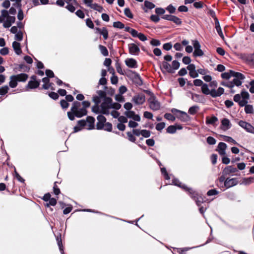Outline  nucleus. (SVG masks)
Returning <instances> with one entry per match:
<instances>
[{"label":"nucleus","mask_w":254,"mask_h":254,"mask_svg":"<svg viewBox=\"0 0 254 254\" xmlns=\"http://www.w3.org/2000/svg\"><path fill=\"white\" fill-rule=\"evenodd\" d=\"M12 48L15 52V53L18 55H19L22 53V51L20 47V44L19 43L14 41L12 43Z\"/></svg>","instance_id":"26"},{"label":"nucleus","mask_w":254,"mask_h":254,"mask_svg":"<svg viewBox=\"0 0 254 254\" xmlns=\"http://www.w3.org/2000/svg\"><path fill=\"white\" fill-rule=\"evenodd\" d=\"M224 139L225 141H227L228 142H231L233 143L234 144H237V142L231 137L228 136H224Z\"/></svg>","instance_id":"50"},{"label":"nucleus","mask_w":254,"mask_h":254,"mask_svg":"<svg viewBox=\"0 0 254 254\" xmlns=\"http://www.w3.org/2000/svg\"><path fill=\"white\" fill-rule=\"evenodd\" d=\"M227 148V144L224 142L219 143L216 150L219 152L220 155H224L226 154V149Z\"/></svg>","instance_id":"18"},{"label":"nucleus","mask_w":254,"mask_h":254,"mask_svg":"<svg viewBox=\"0 0 254 254\" xmlns=\"http://www.w3.org/2000/svg\"><path fill=\"white\" fill-rule=\"evenodd\" d=\"M126 65L130 68H135L137 67L136 61L133 59H127L125 61Z\"/></svg>","instance_id":"25"},{"label":"nucleus","mask_w":254,"mask_h":254,"mask_svg":"<svg viewBox=\"0 0 254 254\" xmlns=\"http://www.w3.org/2000/svg\"><path fill=\"white\" fill-rule=\"evenodd\" d=\"M243 59L249 65H254V53L251 54L244 55L243 57Z\"/></svg>","instance_id":"17"},{"label":"nucleus","mask_w":254,"mask_h":254,"mask_svg":"<svg viewBox=\"0 0 254 254\" xmlns=\"http://www.w3.org/2000/svg\"><path fill=\"white\" fill-rule=\"evenodd\" d=\"M90 7L94 10L99 11V12H101L103 10V7L96 3H92Z\"/></svg>","instance_id":"37"},{"label":"nucleus","mask_w":254,"mask_h":254,"mask_svg":"<svg viewBox=\"0 0 254 254\" xmlns=\"http://www.w3.org/2000/svg\"><path fill=\"white\" fill-rule=\"evenodd\" d=\"M238 183V181L237 178H227L224 182V186L227 188H229L236 186Z\"/></svg>","instance_id":"16"},{"label":"nucleus","mask_w":254,"mask_h":254,"mask_svg":"<svg viewBox=\"0 0 254 254\" xmlns=\"http://www.w3.org/2000/svg\"><path fill=\"white\" fill-rule=\"evenodd\" d=\"M150 44L154 46H158L161 45V42L158 40L153 39L150 41Z\"/></svg>","instance_id":"61"},{"label":"nucleus","mask_w":254,"mask_h":254,"mask_svg":"<svg viewBox=\"0 0 254 254\" xmlns=\"http://www.w3.org/2000/svg\"><path fill=\"white\" fill-rule=\"evenodd\" d=\"M17 80L16 79V78L15 77V76L13 75H11L10 77V81L9 82V86L11 87V88H15L17 86Z\"/></svg>","instance_id":"32"},{"label":"nucleus","mask_w":254,"mask_h":254,"mask_svg":"<svg viewBox=\"0 0 254 254\" xmlns=\"http://www.w3.org/2000/svg\"><path fill=\"white\" fill-rule=\"evenodd\" d=\"M127 134L128 137V139L132 142H135L136 140V138L133 136V135L130 132H127Z\"/></svg>","instance_id":"56"},{"label":"nucleus","mask_w":254,"mask_h":254,"mask_svg":"<svg viewBox=\"0 0 254 254\" xmlns=\"http://www.w3.org/2000/svg\"><path fill=\"white\" fill-rule=\"evenodd\" d=\"M174 111L178 112L179 115H178L177 118L183 122H187L190 121L191 118L185 112H183L176 109H173L172 112Z\"/></svg>","instance_id":"9"},{"label":"nucleus","mask_w":254,"mask_h":254,"mask_svg":"<svg viewBox=\"0 0 254 254\" xmlns=\"http://www.w3.org/2000/svg\"><path fill=\"white\" fill-rule=\"evenodd\" d=\"M172 184H173L175 186L179 187L180 188H182L183 189L185 190L188 191V189H190L189 188H188L185 185L182 184L179 180L177 179H174L172 180Z\"/></svg>","instance_id":"30"},{"label":"nucleus","mask_w":254,"mask_h":254,"mask_svg":"<svg viewBox=\"0 0 254 254\" xmlns=\"http://www.w3.org/2000/svg\"><path fill=\"white\" fill-rule=\"evenodd\" d=\"M218 121V118L215 116H212L211 118L208 117L206 118V124L207 125H213L215 123Z\"/></svg>","instance_id":"34"},{"label":"nucleus","mask_w":254,"mask_h":254,"mask_svg":"<svg viewBox=\"0 0 254 254\" xmlns=\"http://www.w3.org/2000/svg\"><path fill=\"white\" fill-rule=\"evenodd\" d=\"M57 244L59 248V250L61 253V254H64V248L62 244V241L61 239V235L60 234L59 236H57L56 238Z\"/></svg>","instance_id":"33"},{"label":"nucleus","mask_w":254,"mask_h":254,"mask_svg":"<svg viewBox=\"0 0 254 254\" xmlns=\"http://www.w3.org/2000/svg\"><path fill=\"white\" fill-rule=\"evenodd\" d=\"M86 124H88V129H92L94 127L95 119L91 116H88L86 118Z\"/></svg>","instance_id":"28"},{"label":"nucleus","mask_w":254,"mask_h":254,"mask_svg":"<svg viewBox=\"0 0 254 254\" xmlns=\"http://www.w3.org/2000/svg\"><path fill=\"white\" fill-rule=\"evenodd\" d=\"M48 95L50 98L54 100H57L59 98L58 94L54 92H51Z\"/></svg>","instance_id":"62"},{"label":"nucleus","mask_w":254,"mask_h":254,"mask_svg":"<svg viewBox=\"0 0 254 254\" xmlns=\"http://www.w3.org/2000/svg\"><path fill=\"white\" fill-rule=\"evenodd\" d=\"M99 50H100L101 53L104 56H108V54H109L108 51L106 47H105L103 45H100L99 46Z\"/></svg>","instance_id":"39"},{"label":"nucleus","mask_w":254,"mask_h":254,"mask_svg":"<svg viewBox=\"0 0 254 254\" xmlns=\"http://www.w3.org/2000/svg\"><path fill=\"white\" fill-rule=\"evenodd\" d=\"M191 98L195 102L202 103L204 101V97L201 95L190 92Z\"/></svg>","instance_id":"23"},{"label":"nucleus","mask_w":254,"mask_h":254,"mask_svg":"<svg viewBox=\"0 0 254 254\" xmlns=\"http://www.w3.org/2000/svg\"><path fill=\"white\" fill-rule=\"evenodd\" d=\"M170 21H173L177 25H180L182 23L181 19L175 15L172 16Z\"/></svg>","instance_id":"42"},{"label":"nucleus","mask_w":254,"mask_h":254,"mask_svg":"<svg viewBox=\"0 0 254 254\" xmlns=\"http://www.w3.org/2000/svg\"><path fill=\"white\" fill-rule=\"evenodd\" d=\"M250 95L246 90L242 91L241 94H237L234 96V101L238 103L241 107L245 106V112L246 114H253L254 110L252 105H247Z\"/></svg>","instance_id":"1"},{"label":"nucleus","mask_w":254,"mask_h":254,"mask_svg":"<svg viewBox=\"0 0 254 254\" xmlns=\"http://www.w3.org/2000/svg\"><path fill=\"white\" fill-rule=\"evenodd\" d=\"M238 124L247 132L254 134V127H253L250 124L243 121H240Z\"/></svg>","instance_id":"10"},{"label":"nucleus","mask_w":254,"mask_h":254,"mask_svg":"<svg viewBox=\"0 0 254 254\" xmlns=\"http://www.w3.org/2000/svg\"><path fill=\"white\" fill-rule=\"evenodd\" d=\"M180 66V64L177 61H173L172 63L171 67L173 69V70L175 71V70L178 69Z\"/></svg>","instance_id":"45"},{"label":"nucleus","mask_w":254,"mask_h":254,"mask_svg":"<svg viewBox=\"0 0 254 254\" xmlns=\"http://www.w3.org/2000/svg\"><path fill=\"white\" fill-rule=\"evenodd\" d=\"M231 127V125L230 121L226 118H224L221 121V128L224 130H227L230 129Z\"/></svg>","instance_id":"20"},{"label":"nucleus","mask_w":254,"mask_h":254,"mask_svg":"<svg viewBox=\"0 0 254 254\" xmlns=\"http://www.w3.org/2000/svg\"><path fill=\"white\" fill-rule=\"evenodd\" d=\"M103 129L107 131H109V132L111 131L112 130V124L109 122H107V123L106 122L104 124V127Z\"/></svg>","instance_id":"41"},{"label":"nucleus","mask_w":254,"mask_h":254,"mask_svg":"<svg viewBox=\"0 0 254 254\" xmlns=\"http://www.w3.org/2000/svg\"><path fill=\"white\" fill-rule=\"evenodd\" d=\"M9 89V87L7 85L0 87V95L1 96L5 95L8 92Z\"/></svg>","instance_id":"40"},{"label":"nucleus","mask_w":254,"mask_h":254,"mask_svg":"<svg viewBox=\"0 0 254 254\" xmlns=\"http://www.w3.org/2000/svg\"><path fill=\"white\" fill-rule=\"evenodd\" d=\"M192 44L194 49L193 53V56L195 57L202 56L204 55V53L200 49L201 46L199 42L197 40H194L192 41Z\"/></svg>","instance_id":"7"},{"label":"nucleus","mask_w":254,"mask_h":254,"mask_svg":"<svg viewBox=\"0 0 254 254\" xmlns=\"http://www.w3.org/2000/svg\"><path fill=\"white\" fill-rule=\"evenodd\" d=\"M144 6L143 7V9L145 12H147L148 9H152L155 6L154 3L148 0L144 1Z\"/></svg>","instance_id":"27"},{"label":"nucleus","mask_w":254,"mask_h":254,"mask_svg":"<svg viewBox=\"0 0 254 254\" xmlns=\"http://www.w3.org/2000/svg\"><path fill=\"white\" fill-rule=\"evenodd\" d=\"M124 13L126 16L130 18H133V15L129 8H126L124 10Z\"/></svg>","instance_id":"47"},{"label":"nucleus","mask_w":254,"mask_h":254,"mask_svg":"<svg viewBox=\"0 0 254 254\" xmlns=\"http://www.w3.org/2000/svg\"><path fill=\"white\" fill-rule=\"evenodd\" d=\"M164 117L168 120L174 121L175 120V117L170 113H166L164 115Z\"/></svg>","instance_id":"53"},{"label":"nucleus","mask_w":254,"mask_h":254,"mask_svg":"<svg viewBox=\"0 0 254 254\" xmlns=\"http://www.w3.org/2000/svg\"><path fill=\"white\" fill-rule=\"evenodd\" d=\"M132 100L136 105H142L145 101V97L143 94H139L133 96Z\"/></svg>","instance_id":"12"},{"label":"nucleus","mask_w":254,"mask_h":254,"mask_svg":"<svg viewBox=\"0 0 254 254\" xmlns=\"http://www.w3.org/2000/svg\"><path fill=\"white\" fill-rule=\"evenodd\" d=\"M129 53L132 55H138L140 52V49L138 45L134 43H130L128 45Z\"/></svg>","instance_id":"11"},{"label":"nucleus","mask_w":254,"mask_h":254,"mask_svg":"<svg viewBox=\"0 0 254 254\" xmlns=\"http://www.w3.org/2000/svg\"><path fill=\"white\" fill-rule=\"evenodd\" d=\"M113 26L115 28L123 29L125 27L124 24L120 21H116L113 23Z\"/></svg>","instance_id":"46"},{"label":"nucleus","mask_w":254,"mask_h":254,"mask_svg":"<svg viewBox=\"0 0 254 254\" xmlns=\"http://www.w3.org/2000/svg\"><path fill=\"white\" fill-rule=\"evenodd\" d=\"M165 127V124L164 122L158 123L156 126V129L158 131L162 130Z\"/></svg>","instance_id":"52"},{"label":"nucleus","mask_w":254,"mask_h":254,"mask_svg":"<svg viewBox=\"0 0 254 254\" xmlns=\"http://www.w3.org/2000/svg\"><path fill=\"white\" fill-rule=\"evenodd\" d=\"M237 171V169L236 168L233 167L232 166H229L224 168L222 172V174L224 175H227L232 173H235Z\"/></svg>","instance_id":"24"},{"label":"nucleus","mask_w":254,"mask_h":254,"mask_svg":"<svg viewBox=\"0 0 254 254\" xmlns=\"http://www.w3.org/2000/svg\"><path fill=\"white\" fill-rule=\"evenodd\" d=\"M199 109V108L198 106L194 105V106L190 107L189 108L188 113L190 115H193L197 112V111H198Z\"/></svg>","instance_id":"35"},{"label":"nucleus","mask_w":254,"mask_h":254,"mask_svg":"<svg viewBox=\"0 0 254 254\" xmlns=\"http://www.w3.org/2000/svg\"><path fill=\"white\" fill-rule=\"evenodd\" d=\"M42 81L44 82V84L42 85V88L44 89L51 88L52 90H54L52 87L53 83L50 82V79L48 77L43 78Z\"/></svg>","instance_id":"22"},{"label":"nucleus","mask_w":254,"mask_h":254,"mask_svg":"<svg viewBox=\"0 0 254 254\" xmlns=\"http://www.w3.org/2000/svg\"><path fill=\"white\" fill-rule=\"evenodd\" d=\"M101 35H103V38L105 40H107L108 37V32L106 28L102 29V32L100 33Z\"/></svg>","instance_id":"49"},{"label":"nucleus","mask_w":254,"mask_h":254,"mask_svg":"<svg viewBox=\"0 0 254 254\" xmlns=\"http://www.w3.org/2000/svg\"><path fill=\"white\" fill-rule=\"evenodd\" d=\"M209 85L206 83H203L201 86L202 92L206 95H210L213 98H216L221 96L224 92V89L222 87H219L217 90L215 89L209 88Z\"/></svg>","instance_id":"2"},{"label":"nucleus","mask_w":254,"mask_h":254,"mask_svg":"<svg viewBox=\"0 0 254 254\" xmlns=\"http://www.w3.org/2000/svg\"><path fill=\"white\" fill-rule=\"evenodd\" d=\"M14 174H15V177L17 179V180L21 183L24 182V179H23L17 173L16 171L15 168L14 169Z\"/></svg>","instance_id":"59"},{"label":"nucleus","mask_w":254,"mask_h":254,"mask_svg":"<svg viewBox=\"0 0 254 254\" xmlns=\"http://www.w3.org/2000/svg\"><path fill=\"white\" fill-rule=\"evenodd\" d=\"M161 68L162 71L163 69H164L169 73H174V71L173 70L171 65L167 62H163L162 63L161 65Z\"/></svg>","instance_id":"19"},{"label":"nucleus","mask_w":254,"mask_h":254,"mask_svg":"<svg viewBox=\"0 0 254 254\" xmlns=\"http://www.w3.org/2000/svg\"><path fill=\"white\" fill-rule=\"evenodd\" d=\"M193 82V84L196 86H202L204 83L201 79H198L194 80Z\"/></svg>","instance_id":"60"},{"label":"nucleus","mask_w":254,"mask_h":254,"mask_svg":"<svg viewBox=\"0 0 254 254\" xmlns=\"http://www.w3.org/2000/svg\"><path fill=\"white\" fill-rule=\"evenodd\" d=\"M23 39V33L21 31H18L15 35V39L17 41H21Z\"/></svg>","instance_id":"51"},{"label":"nucleus","mask_w":254,"mask_h":254,"mask_svg":"<svg viewBox=\"0 0 254 254\" xmlns=\"http://www.w3.org/2000/svg\"><path fill=\"white\" fill-rule=\"evenodd\" d=\"M141 135L143 137L147 138L150 136V131L146 129L141 130Z\"/></svg>","instance_id":"55"},{"label":"nucleus","mask_w":254,"mask_h":254,"mask_svg":"<svg viewBox=\"0 0 254 254\" xmlns=\"http://www.w3.org/2000/svg\"><path fill=\"white\" fill-rule=\"evenodd\" d=\"M233 74L232 76L234 77L233 81H231L233 87L236 85L237 86H240L243 82V80L245 78V76L242 73L238 72H232Z\"/></svg>","instance_id":"4"},{"label":"nucleus","mask_w":254,"mask_h":254,"mask_svg":"<svg viewBox=\"0 0 254 254\" xmlns=\"http://www.w3.org/2000/svg\"><path fill=\"white\" fill-rule=\"evenodd\" d=\"M167 132L169 133H174L177 130V127L175 126H170L166 129Z\"/></svg>","instance_id":"44"},{"label":"nucleus","mask_w":254,"mask_h":254,"mask_svg":"<svg viewBox=\"0 0 254 254\" xmlns=\"http://www.w3.org/2000/svg\"><path fill=\"white\" fill-rule=\"evenodd\" d=\"M254 182V177H249L247 178H244L243 179V182L241 184H243L244 185H249L252 183Z\"/></svg>","instance_id":"36"},{"label":"nucleus","mask_w":254,"mask_h":254,"mask_svg":"<svg viewBox=\"0 0 254 254\" xmlns=\"http://www.w3.org/2000/svg\"><path fill=\"white\" fill-rule=\"evenodd\" d=\"M193 249V248L190 247H186L183 248H177V252L179 254H186V252L190 249Z\"/></svg>","instance_id":"43"},{"label":"nucleus","mask_w":254,"mask_h":254,"mask_svg":"<svg viewBox=\"0 0 254 254\" xmlns=\"http://www.w3.org/2000/svg\"><path fill=\"white\" fill-rule=\"evenodd\" d=\"M40 83V81H31L28 82L27 85L25 86V90L29 91L31 89H34L38 88Z\"/></svg>","instance_id":"15"},{"label":"nucleus","mask_w":254,"mask_h":254,"mask_svg":"<svg viewBox=\"0 0 254 254\" xmlns=\"http://www.w3.org/2000/svg\"><path fill=\"white\" fill-rule=\"evenodd\" d=\"M112 99L110 97H106L101 104V108H112Z\"/></svg>","instance_id":"21"},{"label":"nucleus","mask_w":254,"mask_h":254,"mask_svg":"<svg viewBox=\"0 0 254 254\" xmlns=\"http://www.w3.org/2000/svg\"><path fill=\"white\" fill-rule=\"evenodd\" d=\"M97 96L99 97L101 99L104 98L105 99L107 97H106V94L104 91L103 90H98L97 91Z\"/></svg>","instance_id":"57"},{"label":"nucleus","mask_w":254,"mask_h":254,"mask_svg":"<svg viewBox=\"0 0 254 254\" xmlns=\"http://www.w3.org/2000/svg\"><path fill=\"white\" fill-rule=\"evenodd\" d=\"M215 28L218 34V35L220 36L221 38L222 39H224V37L222 33V31L221 30V28L220 27L219 22L217 18H216V20L215 21Z\"/></svg>","instance_id":"31"},{"label":"nucleus","mask_w":254,"mask_h":254,"mask_svg":"<svg viewBox=\"0 0 254 254\" xmlns=\"http://www.w3.org/2000/svg\"><path fill=\"white\" fill-rule=\"evenodd\" d=\"M97 119L98 122L96 124V128L99 130L103 129L104 124L106 122V118L104 116L100 115L98 116Z\"/></svg>","instance_id":"14"},{"label":"nucleus","mask_w":254,"mask_h":254,"mask_svg":"<svg viewBox=\"0 0 254 254\" xmlns=\"http://www.w3.org/2000/svg\"><path fill=\"white\" fill-rule=\"evenodd\" d=\"M86 24L89 28H91V29L94 28V24L91 19H90V18L86 19Z\"/></svg>","instance_id":"58"},{"label":"nucleus","mask_w":254,"mask_h":254,"mask_svg":"<svg viewBox=\"0 0 254 254\" xmlns=\"http://www.w3.org/2000/svg\"><path fill=\"white\" fill-rule=\"evenodd\" d=\"M149 108L153 111H158L161 107L160 103L158 101L153 94L148 100Z\"/></svg>","instance_id":"5"},{"label":"nucleus","mask_w":254,"mask_h":254,"mask_svg":"<svg viewBox=\"0 0 254 254\" xmlns=\"http://www.w3.org/2000/svg\"><path fill=\"white\" fill-rule=\"evenodd\" d=\"M188 191L189 192L190 196L195 201L196 205L200 206L201 203L203 202V198L200 195H199L197 193L193 191L191 188L188 189Z\"/></svg>","instance_id":"6"},{"label":"nucleus","mask_w":254,"mask_h":254,"mask_svg":"<svg viewBox=\"0 0 254 254\" xmlns=\"http://www.w3.org/2000/svg\"><path fill=\"white\" fill-rule=\"evenodd\" d=\"M82 105H83V107L79 109L78 113H77V118H81L87 115V111L86 108L90 106V103L87 101H84L82 102Z\"/></svg>","instance_id":"8"},{"label":"nucleus","mask_w":254,"mask_h":254,"mask_svg":"<svg viewBox=\"0 0 254 254\" xmlns=\"http://www.w3.org/2000/svg\"><path fill=\"white\" fill-rule=\"evenodd\" d=\"M118 120L120 123L124 124L127 122V117L123 116H119Z\"/></svg>","instance_id":"64"},{"label":"nucleus","mask_w":254,"mask_h":254,"mask_svg":"<svg viewBox=\"0 0 254 254\" xmlns=\"http://www.w3.org/2000/svg\"><path fill=\"white\" fill-rule=\"evenodd\" d=\"M126 116L129 119H132L134 121L139 122L141 120L140 117L138 115L135 114L132 111H127L125 112Z\"/></svg>","instance_id":"13"},{"label":"nucleus","mask_w":254,"mask_h":254,"mask_svg":"<svg viewBox=\"0 0 254 254\" xmlns=\"http://www.w3.org/2000/svg\"><path fill=\"white\" fill-rule=\"evenodd\" d=\"M81 104L78 101H74L72 103L71 108V111L67 112V116L69 119L71 121L74 120V117H77V113L79 112Z\"/></svg>","instance_id":"3"},{"label":"nucleus","mask_w":254,"mask_h":254,"mask_svg":"<svg viewBox=\"0 0 254 254\" xmlns=\"http://www.w3.org/2000/svg\"><path fill=\"white\" fill-rule=\"evenodd\" d=\"M14 75L16 78L18 82H25L27 80L28 77V74L24 73Z\"/></svg>","instance_id":"29"},{"label":"nucleus","mask_w":254,"mask_h":254,"mask_svg":"<svg viewBox=\"0 0 254 254\" xmlns=\"http://www.w3.org/2000/svg\"><path fill=\"white\" fill-rule=\"evenodd\" d=\"M206 141L207 143L210 145H214L216 142V139L212 136H208L206 139Z\"/></svg>","instance_id":"48"},{"label":"nucleus","mask_w":254,"mask_h":254,"mask_svg":"<svg viewBox=\"0 0 254 254\" xmlns=\"http://www.w3.org/2000/svg\"><path fill=\"white\" fill-rule=\"evenodd\" d=\"M174 48L176 51H181L183 50V47H182V45L180 43H176L174 45Z\"/></svg>","instance_id":"63"},{"label":"nucleus","mask_w":254,"mask_h":254,"mask_svg":"<svg viewBox=\"0 0 254 254\" xmlns=\"http://www.w3.org/2000/svg\"><path fill=\"white\" fill-rule=\"evenodd\" d=\"M161 171L166 180H169L170 179L165 168H161Z\"/></svg>","instance_id":"54"},{"label":"nucleus","mask_w":254,"mask_h":254,"mask_svg":"<svg viewBox=\"0 0 254 254\" xmlns=\"http://www.w3.org/2000/svg\"><path fill=\"white\" fill-rule=\"evenodd\" d=\"M232 72L235 71L232 70H230L229 72H226L222 73V78L223 79H229L232 76V74H233V73Z\"/></svg>","instance_id":"38"}]
</instances>
